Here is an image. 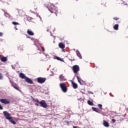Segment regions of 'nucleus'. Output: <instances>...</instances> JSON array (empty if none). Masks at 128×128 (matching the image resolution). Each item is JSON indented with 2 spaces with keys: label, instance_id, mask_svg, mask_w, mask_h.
<instances>
[{
  "label": "nucleus",
  "instance_id": "1",
  "mask_svg": "<svg viewBox=\"0 0 128 128\" xmlns=\"http://www.w3.org/2000/svg\"><path fill=\"white\" fill-rule=\"evenodd\" d=\"M3 114L6 118V120H8L9 122H10L11 124H16V122L12 120V117L10 116V114L6 111H4L3 112Z\"/></svg>",
  "mask_w": 128,
  "mask_h": 128
},
{
  "label": "nucleus",
  "instance_id": "2",
  "mask_svg": "<svg viewBox=\"0 0 128 128\" xmlns=\"http://www.w3.org/2000/svg\"><path fill=\"white\" fill-rule=\"evenodd\" d=\"M48 10H50V12L52 14H55L56 16H58V8L54 6V4L51 5V7L48 8Z\"/></svg>",
  "mask_w": 128,
  "mask_h": 128
},
{
  "label": "nucleus",
  "instance_id": "3",
  "mask_svg": "<svg viewBox=\"0 0 128 128\" xmlns=\"http://www.w3.org/2000/svg\"><path fill=\"white\" fill-rule=\"evenodd\" d=\"M60 86L63 92H68V88L66 86V84L64 83H60Z\"/></svg>",
  "mask_w": 128,
  "mask_h": 128
},
{
  "label": "nucleus",
  "instance_id": "4",
  "mask_svg": "<svg viewBox=\"0 0 128 128\" xmlns=\"http://www.w3.org/2000/svg\"><path fill=\"white\" fill-rule=\"evenodd\" d=\"M46 78L39 77L37 78V82L38 84H44V82H46Z\"/></svg>",
  "mask_w": 128,
  "mask_h": 128
},
{
  "label": "nucleus",
  "instance_id": "5",
  "mask_svg": "<svg viewBox=\"0 0 128 128\" xmlns=\"http://www.w3.org/2000/svg\"><path fill=\"white\" fill-rule=\"evenodd\" d=\"M39 104H40V106L44 108H48V104L46 102V100H42Z\"/></svg>",
  "mask_w": 128,
  "mask_h": 128
},
{
  "label": "nucleus",
  "instance_id": "6",
  "mask_svg": "<svg viewBox=\"0 0 128 128\" xmlns=\"http://www.w3.org/2000/svg\"><path fill=\"white\" fill-rule=\"evenodd\" d=\"M72 70L74 74H78V72H80V66L78 65H74L73 66Z\"/></svg>",
  "mask_w": 128,
  "mask_h": 128
},
{
  "label": "nucleus",
  "instance_id": "7",
  "mask_svg": "<svg viewBox=\"0 0 128 128\" xmlns=\"http://www.w3.org/2000/svg\"><path fill=\"white\" fill-rule=\"evenodd\" d=\"M0 60L2 62H8V57L0 54Z\"/></svg>",
  "mask_w": 128,
  "mask_h": 128
},
{
  "label": "nucleus",
  "instance_id": "8",
  "mask_svg": "<svg viewBox=\"0 0 128 128\" xmlns=\"http://www.w3.org/2000/svg\"><path fill=\"white\" fill-rule=\"evenodd\" d=\"M0 102L2 104H10V101L6 99L1 98L0 99Z\"/></svg>",
  "mask_w": 128,
  "mask_h": 128
},
{
  "label": "nucleus",
  "instance_id": "9",
  "mask_svg": "<svg viewBox=\"0 0 128 128\" xmlns=\"http://www.w3.org/2000/svg\"><path fill=\"white\" fill-rule=\"evenodd\" d=\"M76 78L79 84H80L81 86H84V81L82 80V78H80L78 76H76Z\"/></svg>",
  "mask_w": 128,
  "mask_h": 128
},
{
  "label": "nucleus",
  "instance_id": "10",
  "mask_svg": "<svg viewBox=\"0 0 128 128\" xmlns=\"http://www.w3.org/2000/svg\"><path fill=\"white\" fill-rule=\"evenodd\" d=\"M25 82H28V84H34V82H32V80L28 77L26 78Z\"/></svg>",
  "mask_w": 128,
  "mask_h": 128
},
{
  "label": "nucleus",
  "instance_id": "11",
  "mask_svg": "<svg viewBox=\"0 0 128 128\" xmlns=\"http://www.w3.org/2000/svg\"><path fill=\"white\" fill-rule=\"evenodd\" d=\"M27 34L29 36H34V32H32V30H30V29L28 30Z\"/></svg>",
  "mask_w": 128,
  "mask_h": 128
},
{
  "label": "nucleus",
  "instance_id": "12",
  "mask_svg": "<svg viewBox=\"0 0 128 128\" xmlns=\"http://www.w3.org/2000/svg\"><path fill=\"white\" fill-rule=\"evenodd\" d=\"M103 125L104 126H106V128H108V126H110L108 122L104 120H103Z\"/></svg>",
  "mask_w": 128,
  "mask_h": 128
},
{
  "label": "nucleus",
  "instance_id": "13",
  "mask_svg": "<svg viewBox=\"0 0 128 128\" xmlns=\"http://www.w3.org/2000/svg\"><path fill=\"white\" fill-rule=\"evenodd\" d=\"M58 46L60 48H66V45L62 42H60L58 44Z\"/></svg>",
  "mask_w": 128,
  "mask_h": 128
},
{
  "label": "nucleus",
  "instance_id": "14",
  "mask_svg": "<svg viewBox=\"0 0 128 128\" xmlns=\"http://www.w3.org/2000/svg\"><path fill=\"white\" fill-rule=\"evenodd\" d=\"M19 76L20 78H24V80H26V76L24 75V74L22 72H20L19 74Z\"/></svg>",
  "mask_w": 128,
  "mask_h": 128
},
{
  "label": "nucleus",
  "instance_id": "15",
  "mask_svg": "<svg viewBox=\"0 0 128 128\" xmlns=\"http://www.w3.org/2000/svg\"><path fill=\"white\" fill-rule=\"evenodd\" d=\"M92 110L94 112H98V114H100V110L98 109V108H96L94 107H92Z\"/></svg>",
  "mask_w": 128,
  "mask_h": 128
},
{
  "label": "nucleus",
  "instance_id": "16",
  "mask_svg": "<svg viewBox=\"0 0 128 128\" xmlns=\"http://www.w3.org/2000/svg\"><path fill=\"white\" fill-rule=\"evenodd\" d=\"M72 86L73 88H74L75 90L78 88V84H76V83L72 82Z\"/></svg>",
  "mask_w": 128,
  "mask_h": 128
},
{
  "label": "nucleus",
  "instance_id": "17",
  "mask_svg": "<svg viewBox=\"0 0 128 128\" xmlns=\"http://www.w3.org/2000/svg\"><path fill=\"white\" fill-rule=\"evenodd\" d=\"M60 80H66V78H64V76L61 74L60 76Z\"/></svg>",
  "mask_w": 128,
  "mask_h": 128
},
{
  "label": "nucleus",
  "instance_id": "18",
  "mask_svg": "<svg viewBox=\"0 0 128 128\" xmlns=\"http://www.w3.org/2000/svg\"><path fill=\"white\" fill-rule=\"evenodd\" d=\"M76 56L80 58H82V54H80V53L78 50L76 51Z\"/></svg>",
  "mask_w": 128,
  "mask_h": 128
},
{
  "label": "nucleus",
  "instance_id": "19",
  "mask_svg": "<svg viewBox=\"0 0 128 128\" xmlns=\"http://www.w3.org/2000/svg\"><path fill=\"white\" fill-rule=\"evenodd\" d=\"M113 28H114V30H118V24H115L114 27Z\"/></svg>",
  "mask_w": 128,
  "mask_h": 128
},
{
  "label": "nucleus",
  "instance_id": "20",
  "mask_svg": "<svg viewBox=\"0 0 128 128\" xmlns=\"http://www.w3.org/2000/svg\"><path fill=\"white\" fill-rule=\"evenodd\" d=\"M12 86L14 88H15V90H18L19 92L20 90V87H18V86H16L14 85H12Z\"/></svg>",
  "mask_w": 128,
  "mask_h": 128
},
{
  "label": "nucleus",
  "instance_id": "21",
  "mask_svg": "<svg viewBox=\"0 0 128 128\" xmlns=\"http://www.w3.org/2000/svg\"><path fill=\"white\" fill-rule=\"evenodd\" d=\"M32 100H33V102H38V104H40V102L38 101V100L36 99H34V97H32Z\"/></svg>",
  "mask_w": 128,
  "mask_h": 128
},
{
  "label": "nucleus",
  "instance_id": "22",
  "mask_svg": "<svg viewBox=\"0 0 128 128\" xmlns=\"http://www.w3.org/2000/svg\"><path fill=\"white\" fill-rule=\"evenodd\" d=\"M88 104H89V106H94V103L90 100H88Z\"/></svg>",
  "mask_w": 128,
  "mask_h": 128
},
{
  "label": "nucleus",
  "instance_id": "23",
  "mask_svg": "<svg viewBox=\"0 0 128 128\" xmlns=\"http://www.w3.org/2000/svg\"><path fill=\"white\" fill-rule=\"evenodd\" d=\"M32 20H34V18H32V17H30V16H28L27 18V20L28 21V22H32Z\"/></svg>",
  "mask_w": 128,
  "mask_h": 128
},
{
  "label": "nucleus",
  "instance_id": "24",
  "mask_svg": "<svg viewBox=\"0 0 128 128\" xmlns=\"http://www.w3.org/2000/svg\"><path fill=\"white\" fill-rule=\"evenodd\" d=\"M98 107L99 108H100V110H102V104H98Z\"/></svg>",
  "mask_w": 128,
  "mask_h": 128
},
{
  "label": "nucleus",
  "instance_id": "25",
  "mask_svg": "<svg viewBox=\"0 0 128 128\" xmlns=\"http://www.w3.org/2000/svg\"><path fill=\"white\" fill-rule=\"evenodd\" d=\"M12 24H14V26H16V25L20 24H18V22H12Z\"/></svg>",
  "mask_w": 128,
  "mask_h": 128
},
{
  "label": "nucleus",
  "instance_id": "26",
  "mask_svg": "<svg viewBox=\"0 0 128 128\" xmlns=\"http://www.w3.org/2000/svg\"><path fill=\"white\" fill-rule=\"evenodd\" d=\"M113 20H120V18L116 16L113 18Z\"/></svg>",
  "mask_w": 128,
  "mask_h": 128
},
{
  "label": "nucleus",
  "instance_id": "27",
  "mask_svg": "<svg viewBox=\"0 0 128 128\" xmlns=\"http://www.w3.org/2000/svg\"><path fill=\"white\" fill-rule=\"evenodd\" d=\"M4 78V76H2V74L0 72V80H2Z\"/></svg>",
  "mask_w": 128,
  "mask_h": 128
},
{
  "label": "nucleus",
  "instance_id": "28",
  "mask_svg": "<svg viewBox=\"0 0 128 128\" xmlns=\"http://www.w3.org/2000/svg\"><path fill=\"white\" fill-rule=\"evenodd\" d=\"M41 48H42V52H45V50H44V46H41Z\"/></svg>",
  "mask_w": 128,
  "mask_h": 128
},
{
  "label": "nucleus",
  "instance_id": "29",
  "mask_svg": "<svg viewBox=\"0 0 128 128\" xmlns=\"http://www.w3.org/2000/svg\"><path fill=\"white\" fill-rule=\"evenodd\" d=\"M56 60H61L60 58H59L58 56H56Z\"/></svg>",
  "mask_w": 128,
  "mask_h": 128
},
{
  "label": "nucleus",
  "instance_id": "30",
  "mask_svg": "<svg viewBox=\"0 0 128 128\" xmlns=\"http://www.w3.org/2000/svg\"><path fill=\"white\" fill-rule=\"evenodd\" d=\"M4 36V33L0 32V36Z\"/></svg>",
  "mask_w": 128,
  "mask_h": 128
},
{
  "label": "nucleus",
  "instance_id": "31",
  "mask_svg": "<svg viewBox=\"0 0 128 128\" xmlns=\"http://www.w3.org/2000/svg\"><path fill=\"white\" fill-rule=\"evenodd\" d=\"M0 110H4V108H2V105H0Z\"/></svg>",
  "mask_w": 128,
  "mask_h": 128
},
{
  "label": "nucleus",
  "instance_id": "32",
  "mask_svg": "<svg viewBox=\"0 0 128 128\" xmlns=\"http://www.w3.org/2000/svg\"><path fill=\"white\" fill-rule=\"evenodd\" d=\"M112 122L113 124H114V122H116V120L115 119H112Z\"/></svg>",
  "mask_w": 128,
  "mask_h": 128
},
{
  "label": "nucleus",
  "instance_id": "33",
  "mask_svg": "<svg viewBox=\"0 0 128 128\" xmlns=\"http://www.w3.org/2000/svg\"><path fill=\"white\" fill-rule=\"evenodd\" d=\"M62 50L63 52H66V50H64V48H62Z\"/></svg>",
  "mask_w": 128,
  "mask_h": 128
},
{
  "label": "nucleus",
  "instance_id": "34",
  "mask_svg": "<svg viewBox=\"0 0 128 128\" xmlns=\"http://www.w3.org/2000/svg\"><path fill=\"white\" fill-rule=\"evenodd\" d=\"M35 106H38V104L36 103V104H35Z\"/></svg>",
  "mask_w": 128,
  "mask_h": 128
},
{
  "label": "nucleus",
  "instance_id": "35",
  "mask_svg": "<svg viewBox=\"0 0 128 128\" xmlns=\"http://www.w3.org/2000/svg\"><path fill=\"white\" fill-rule=\"evenodd\" d=\"M88 94H94V93H92V92H88Z\"/></svg>",
  "mask_w": 128,
  "mask_h": 128
},
{
  "label": "nucleus",
  "instance_id": "36",
  "mask_svg": "<svg viewBox=\"0 0 128 128\" xmlns=\"http://www.w3.org/2000/svg\"><path fill=\"white\" fill-rule=\"evenodd\" d=\"M82 94H84V92H82Z\"/></svg>",
  "mask_w": 128,
  "mask_h": 128
}]
</instances>
